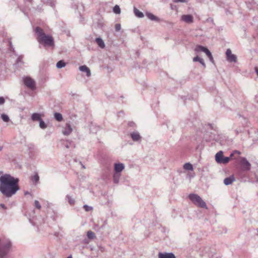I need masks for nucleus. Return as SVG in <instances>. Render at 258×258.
I'll list each match as a JSON object with an SVG mask.
<instances>
[{"label":"nucleus","instance_id":"f257e3e1","mask_svg":"<svg viewBox=\"0 0 258 258\" xmlns=\"http://www.w3.org/2000/svg\"><path fill=\"white\" fill-rule=\"evenodd\" d=\"M19 179L10 174L0 176V192L6 198H10L20 189Z\"/></svg>","mask_w":258,"mask_h":258},{"label":"nucleus","instance_id":"f03ea898","mask_svg":"<svg viewBox=\"0 0 258 258\" xmlns=\"http://www.w3.org/2000/svg\"><path fill=\"white\" fill-rule=\"evenodd\" d=\"M35 32L37 35V39L39 43L43 44L46 47H54V42L52 36L46 35L43 30L39 27L35 28Z\"/></svg>","mask_w":258,"mask_h":258},{"label":"nucleus","instance_id":"7ed1b4c3","mask_svg":"<svg viewBox=\"0 0 258 258\" xmlns=\"http://www.w3.org/2000/svg\"><path fill=\"white\" fill-rule=\"evenodd\" d=\"M11 247L12 243L10 240L3 241L0 246V258H6Z\"/></svg>","mask_w":258,"mask_h":258},{"label":"nucleus","instance_id":"20e7f679","mask_svg":"<svg viewBox=\"0 0 258 258\" xmlns=\"http://www.w3.org/2000/svg\"><path fill=\"white\" fill-rule=\"evenodd\" d=\"M189 200L192 202V203L199 207L208 209L206 203L203 200V199L197 194H190L188 196Z\"/></svg>","mask_w":258,"mask_h":258},{"label":"nucleus","instance_id":"39448f33","mask_svg":"<svg viewBox=\"0 0 258 258\" xmlns=\"http://www.w3.org/2000/svg\"><path fill=\"white\" fill-rule=\"evenodd\" d=\"M215 160L219 164H226L229 162L230 157H224L223 152L220 151L216 154Z\"/></svg>","mask_w":258,"mask_h":258},{"label":"nucleus","instance_id":"423d86ee","mask_svg":"<svg viewBox=\"0 0 258 258\" xmlns=\"http://www.w3.org/2000/svg\"><path fill=\"white\" fill-rule=\"evenodd\" d=\"M23 82L26 87L31 90H34L36 89L35 82L31 77L28 76L23 77Z\"/></svg>","mask_w":258,"mask_h":258},{"label":"nucleus","instance_id":"0eeeda50","mask_svg":"<svg viewBox=\"0 0 258 258\" xmlns=\"http://www.w3.org/2000/svg\"><path fill=\"white\" fill-rule=\"evenodd\" d=\"M240 163L243 171H248L250 170L251 164L245 157H240Z\"/></svg>","mask_w":258,"mask_h":258},{"label":"nucleus","instance_id":"6e6552de","mask_svg":"<svg viewBox=\"0 0 258 258\" xmlns=\"http://www.w3.org/2000/svg\"><path fill=\"white\" fill-rule=\"evenodd\" d=\"M226 54L227 60L230 62H236L237 61L236 56L234 54H232L231 51L230 49H227L226 51Z\"/></svg>","mask_w":258,"mask_h":258},{"label":"nucleus","instance_id":"1a4fd4ad","mask_svg":"<svg viewBox=\"0 0 258 258\" xmlns=\"http://www.w3.org/2000/svg\"><path fill=\"white\" fill-rule=\"evenodd\" d=\"M181 20L188 24H191L194 22V17L191 15H183L181 17Z\"/></svg>","mask_w":258,"mask_h":258},{"label":"nucleus","instance_id":"9d476101","mask_svg":"<svg viewBox=\"0 0 258 258\" xmlns=\"http://www.w3.org/2000/svg\"><path fill=\"white\" fill-rule=\"evenodd\" d=\"M124 169V165L121 163H115L114 164V172L121 173Z\"/></svg>","mask_w":258,"mask_h":258},{"label":"nucleus","instance_id":"9b49d317","mask_svg":"<svg viewBox=\"0 0 258 258\" xmlns=\"http://www.w3.org/2000/svg\"><path fill=\"white\" fill-rule=\"evenodd\" d=\"M131 137L134 142L141 141L142 137L138 132H133L130 134Z\"/></svg>","mask_w":258,"mask_h":258},{"label":"nucleus","instance_id":"f8f14e48","mask_svg":"<svg viewBox=\"0 0 258 258\" xmlns=\"http://www.w3.org/2000/svg\"><path fill=\"white\" fill-rule=\"evenodd\" d=\"M158 258H176L175 255L172 252H159Z\"/></svg>","mask_w":258,"mask_h":258},{"label":"nucleus","instance_id":"ddd939ff","mask_svg":"<svg viewBox=\"0 0 258 258\" xmlns=\"http://www.w3.org/2000/svg\"><path fill=\"white\" fill-rule=\"evenodd\" d=\"M72 131L73 129L70 124L67 123L66 126L63 128L62 133L64 135L68 136L69 135L72 133Z\"/></svg>","mask_w":258,"mask_h":258},{"label":"nucleus","instance_id":"4468645a","mask_svg":"<svg viewBox=\"0 0 258 258\" xmlns=\"http://www.w3.org/2000/svg\"><path fill=\"white\" fill-rule=\"evenodd\" d=\"M195 51L197 52H204L206 54L207 53L210 54V50L207 48L202 45H197L195 48Z\"/></svg>","mask_w":258,"mask_h":258},{"label":"nucleus","instance_id":"2eb2a0df","mask_svg":"<svg viewBox=\"0 0 258 258\" xmlns=\"http://www.w3.org/2000/svg\"><path fill=\"white\" fill-rule=\"evenodd\" d=\"M79 70L81 72H85L86 74V76L88 77H89L91 76V72L89 68H88L86 66H81L79 67Z\"/></svg>","mask_w":258,"mask_h":258},{"label":"nucleus","instance_id":"dca6fc26","mask_svg":"<svg viewBox=\"0 0 258 258\" xmlns=\"http://www.w3.org/2000/svg\"><path fill=\"white\" fill-rule=\"evenodd\" d=\"M235 180V177L233 175H231L226 178L224 180V183L226 185H228L231 184L233 182H234Z\"/></svg>","mask_w":258,"mask_h":258},{"label":"nucleus","instance_id":"f3484780","mask_svg":"<svg viewBox=\"0 0 258 258\" xmlns=\"http://www.w3.org/2000/svg\"><path fill=\"white\" fill-rule=\"evenodd\" d=\"M95 42L101 48H104L105 47V43L101 38H96L95 39Z\"/></svg>","mask_w":258,"mask_h":258},{"label":"nucleus","instance_id":"a211bd4d","mask_svg":"<svg viewBox=\"0 0 258 258\" xmlns=\"http://www.w3.org/2000/svg\"><path fill=\"white\" fill-rule=\"evenodd\" d=\"M31 118L32 120L35 121H40L42 118L40 114L38 113H34L32 114Z\"/></svg>","mask_w":258,"mask_h":258},{"label":"nucleus","instance_id":"6ab92c4d","mask_svg":"<svg viewBox=\"0 0 258 258\" xmlns=\"http://www.w3.org/2000/svg\"><path fill=\"white\" fill-rule=\"evenodd\" d=\"M121 173L114 172L113 175V181L115 184H118L120 179Z\"/></svg>","mask_w":258,"mask_h":258},{"label":"nucleus","instance_id":"aec40b11","mask_svg":"<svg viewBox=\"0 0 258 258\" xmlns=\"http://www.w3.org/2000/svg\"><path fill=\"white\" fill-rule=\"evenodd\" d=\"M98 21L97 22V26L99 28H102L104 26V21L100 16H98Z\"/></svg>","mask_w":258,"mask_h":258},{"label":"nucleus","instance_id":"412c9836","mask_svg":"<svg viewBox=\"0 0 258 258\" xmlns=\"http://www.w3.org/2000/svg\"><path fill=\"white\" fill-rule=\"evenodd\" d=\"M134 12L135 16L138 18H142L144 16L143 13L140 12L138 9H137L135 7H134Z\"/></svg>","mask_w":258,"mask_h":258},{"label":"nucleus","instance_id":"4be33fe9","mask_svg":"<svg viewBox=\"0 0 258 258\" xmlns=\"http://www.w3.org/2000/svg\"><path fill=\"white\" fill-rule=\"evenodd\" d=\"M147 17L150 20L153 21H158L159 19L156 16H154L153 14L150 12H147L146 14Z\"/></svg>","mask_w":258,"mask_h":258},{"label":"nucleus","instance_id":"5701e85b","mask_svg":"<svg viewBox=\"0 0 258 258\" xmlns=\"http://www.w3.org/2000/svg\"><path fill=\"white\" fill-rule=\"evenodd\" d=\"M193 61L195 62L199 61L204 67H206V64L204 62L203 59L199 57L198 56L195 57L193 58Z\"/></svg>","mask_w":258,"mask_h":258},{"label":"nucleus","instance_id":"b1692460","mask_svg":"<svg viewBox=\"0 0 258 258\" xmlns=\"http://www.w3.org/2000/svg\"><path fill=\"white\" fill-rule=\"evenodd\" d=\"M183 168L185 170L192 171L194 170L193 166L190 163H186L183 165Z\"/></svg>","mask_w":258,"mask_h":258},{"label":"nucleus","instance_id":"393cba45","mask_svg":"<svg viewBox=\"0 0 258 258\" xmlns=\"http://www.w3.org/2000/svg\"><path fill=\"white\" fill-rule=\"evenodd\" d=\"M31 180L34 182L35 184H37L39 180V176L38 173H35L33 176L31 177Z\"/></svg>","mask_w":258,"mask_h":258},{"label":"nucleus","instance_id":"a878e982","mask_svg":"<svg viewBox=\"0 0 258 258\" xmlns=\"http://www.w3.org/2000/svg\"><path fill=\"white\" fill-rule=\"evenodd\" d=\"M66 199L68 200L69 203L71 205H74L75 203V199L72 198L71 196H70V195H67L66 196Z\"/></svg>","mask_w":258,"mask_h":258},{"label":"nucleus","instance_id":"bb28decb","mask_svg":"<svg viewBox=\"0 0 258 258\" xmlns=\"http://www.w3.org/2000/svg\"><path fill=\"white\" fill-rule=\"evenodd\" d=\"M66 62L63 60H61L58 61L57 62L56 67L58 69H61V68L64 67L66 66Z\"/></svg>","mask_w":258,"mask_h":258},{"label":"nucleus","instance_id":"cd10ccee","mask_svg":"<svg viewBox=\"0 0 258 258\" xmlns=\"http://www.w3.org/2000/svg\"><path fill=\"white\" fill-rule=\"evenodd\" d=\"M54 116L55 119L58 121H61L63 119L62 116L60 113H54Z\"/></svg>","mask_w":258,"mask_h":258},{"label":"nucleus","instance_id":"c85d7f7f","mask_svg":"<svg viewBox=\"0 0 258 258\" xmlns=\"http://www.w3.org/2000/svg\"><path fill=\"white\" fill-rule=\"evenodd\" d=\"M87 237L90 239H93L96 237L95 233L92 231H88L87 232Z\"/></svg>","mask_w":258,"mask_h":258},{"label":"nucleus","instance_id":"c756f323","mask_svg":"<svg viewBox=\"0 0 258 258\" xmlns=\"http://www.w3.org/2000/svg\"><path fill=\"white\" fill-rule=\"evenodd\" d=\"M113 12L116 14L120 13V9L118 5H115L113 8Z\"/></svg>","mask_w":258,"mask_h":258},{"label":"nucleus","instance_id":"7c9ffc66","mask_svg":"<svg viewBox=\"0 0 258 258\" xmlns=\"http://www.w3.org/2000/svg\"><path fill=\"white\" fill-rule=\"evenodd\" d=\"M1 118L4 121L6 122H8L10 120L9 117L8 116V115H7L6 114H4V113L2 114L1 115Z\"/></svg>","mask_w":258,"mask_h":258},{"label":"nucleus","instance_id":"2f4dec72","mask_svg":"<svg viewBox=\"0 0 258 258\" xmlns=\"http://www.w3.org/2000/svg\"><path fill=\"white\" fill-rule=\"evenodd\" d=\"M39 126L42 129H44L47 127L46 123L42 119L39 121Z\"/></svg>","mask_w":258,"mask_h":258},{"label":"nucleus","instance_id":"473e14b6","mask_svg":"<svg viewBox=\"0 0 258 258\" xmlns=\"http://www.w3.org/2000/svg\"><path fill=\"white\" fill-rule=\"evenodd\" d=\"M34 206L35 207L38 209V210H40V209L41 208V206L40 205V204L39 203V202L37 201V200H35L34 201Z\"/></svg>","mask_w":258,"mask_h":258},{"label":"nucleus","instance_id":"72a5a7b5","mask_svg":"<svg viewBox=\"0 0 258 258\" xmlns=\"http://www.w3.org/2000/svg\"><path fill=\"white\" fill-rule=\"evenodd\" d=\"M83 207H84L85 210L87 212L90 211L92 210V207L86 205H84Z\"/></svg>","mask_w":258,"mask_h":258},{"label":"nucleus","instance_id":"f704fd0d","mask_svg":"<svg viewBox=\"0 0 258 258\" xmlns=\"http://www.w3.org/2000/svg\"><path fill=\"white\" fill-rule=\"evenodd\" d=\"M127 124H128V126L132 127L133 128L136 127V123L134 122H133V121H128Z\"/></svg>","mask_w":258,"mask_h":258},{"label":"nucleus","instance_id":"c9c22d12","mask_svg":"<svg viewBox=\"0 0 258 258\" xmlns=\"http://www.w3.org/2000/svg\"><path fill=\"white\" fill-rule=\"evenodd\" d=\"M115 29L116 31H119L121 29V25L120 24H116L115 26Z\"/></svg>","mask_w":258,"mask_h":258},{"label":"nucleus","instance_id":"e433bc0d","mask_svg":"<svg viewBox=\"0 0 258 258\" xmlns=\"http://www.w3.org/2000/svg\"><path fill=\"white\" fill-rule=\"evenodd\" d=\"M208 57H209L210 60L211 61V62H213L214 60H213V56H212V53L210 51V54L209 53H207L206 54Z\"/></svg>","mask_w":258,"mask_h":258},{"label":"nucleus","instance_id":"4c0bfd02","mask_svg":"<svg viewBox=\"0 0 258 258\" xmlns=\"http://www.w3.org/2000/svg\"><path fill=\"white\" fill-rule=\"evenodd\" d=\"M5 100L3 97H0V105L4 104Z\"/></svg>","mask_w":258,"mask_h":258},{"label":"nucleus","instance_id":"58836bf2","mask_svg":"<svg viewBox=\"0 0 258 258\" xmlns=\"http://www.w3.org/2000/svg\"><path fill=\"white\" fill-rule=\"evenodd\" d=\"M174 2L175 3H185L186 2V1L185 0H174Z\"/></svg>","mask_w":258,"mask_h":258},{"label":"nucleus","instance_id":"ea45409f","mask_svg":"<svg viewBox=\"0 0 258 258\" xmlns=\"http://www.w3.org/2000/svg\"><path fill=\"white\" fill-rule=\"evenodd\" d=\"M0 207L2 208V209H4V210L7 209L6 206L4 204H0Z\"/></svg>","mask_w":258,"mask_h":258},{"label":"nucleus","instance_id":"a19ab883","mask_svg":"<svg viewBox=\"0 0 258 258\" xmlns=\"http://www.w3.org/2000/svg\"><path fill=\"white\" fill-rule=\"evenodd\" d=\"M235 154H237L238 155H240L241 154V152L239 151H238V150H234L233 151Z\"/></svg>","mask_w":258,"mask_h":258},{"label":"nucleus","instance_id":"79ce46f5","mask_svg":"<svg viewBox=\"0 0 258 258\" xmlns=\"http://www.w3.org/2000/svg\"><path fill=\"white\" fill-rule=\"evenodd\" d=\"M254 70H255L256 74L258 76V68L257 67H255Z\"/></svg>","mask_w":258,"mask_h":258},{"label":"nucleus","instance_id":"37998d69","mask_svg":"<svg viewBox=\"0 0 258 258\" xmlns=\"http://www.w3.org/2000/svg\"><path fill=\"white\" fill-rule=\"evenodd\" d=\"M21 57H19L17 58V62L18 63L19 61H21Z\"/></svg>","mask_w":258,"mask_h":258},{"label":"nucleus","instance_id":"c03bdc74","mask_svg":"<svg viewBox=\"0 0 258 258\" xmlns=\"http://www.w3.org/2000/svg\"><path fill=\"white\" fill-rule=\"evenodd\" d=\"M234 153L233 152L232 153H231V154L229 157H230V158H231L232 157H233L234 156Z\"/></svg>","mask_w":258,"mask_h":258},{"label":"nucleus","instance_id":"a18cd8bd","mask_svg":"<svg viewBox=\"0 0 258 258\" xmlns=\"http://www.w3.org/2000/svg\"><path fill=\"white\" fill-rule=\"evenodd\" d=\"M24 194H25V195H30V192L28 191H25Z\"/></svg>","mask_w":258,"mask_h":258},{"label":"nucleus","instance_id":"49530a36","mask_svg":"<svg viewBox=\"0 0 258 258\" xmlns=\"http://www.w3.org/2000/svg\"><path fill=\"white\" fill-rule=\"evenodd\" d=\"M80 164H81L82 167L83 168L85 169L86 168L85 166L83 164H82L81 162H80Z\"/></svg>","mask_w":258,"mask_h":258},{"label":"nucleus","instance_id":"de8ad7c7","mask_svg":"<svg viewBox=\"0 0 258 258\" xmlns=\"http://www.w3.org/2000/svg\"><path fill=\"white\" fill-rule=\"evenodd\" d=\"M5 174H3V172L2 171H0V176H1L3 175H4Z\"/></svg>","mask_w":258,"mask_h":258},{"label":"nucleus","instance_id":"09e8293b","mask_svg":"<svg viewBox=\"0 0 258 258\" xmlns=\"http://www.w3.org/2000/svg\"><path fill=\"white\" fill-rule=\"evenodd\" d=\"M6 240H8V239H4V240L2 241V242H1V244H0V246L1 245V244H2V242H3V241H4ZM9 240H10L9 239Z\"/></svg>","mask_w":258,"mask_h":258},{"label":"nucleus","instance_id":"8fccbe9b","mask_svg":"<svg viewBox=\"0 0 258 258\" xmlns=\"http://www.w3.org/2000/svg\"><path fill=\"white\" fill-rule=\"evenodd\" d=\"M3 149V146H0V151H1Z\"/></svg>","mask_w":258,"mask_h":258},{"label":"nucleus","instance_id":"3c124183","mask_svg":"<svg viewBox=\"0 0 258 258\" xmlns=\"http://www.w3.org/2000/svg\"><path fill=\"white\" fill-rule=\"evenodd\" d=\"M67 258H73L72 255H69Z\"/></svg>","mask_w":258,"mask_h":258},{"label":"nucleus","instance_id":"603ef678","mask_svg":"<svg viewBox=\"0 0 258 258\" xmlns=\"http://www.w3.org/2000/svg\"><path fill=\"white\" fill-rule=\"evenodd\" d=\"M66 147L67 148H69V146L68 145H66Z\"/></svg>","mask_w":258,"mask_h":258},{"label":"nucleus","instance_id":"864d4df0","mask_svg":"<svg viewBox=\"0 0 258 258\" xmlns=\"http://www.w3.org/2000/svg\"><path fill=\"white\" fill-rule=\"evenodd\" d=\"M256 181L258 182V177H256Z\"/></svg>","mask_w":258,"mask_h":258},{"label":"nucleus","instance_id":"5fc2aeb1","mask_svg":"<svg viewBox=\"0 0 258 258\" xmlns=\"http://www.w3.org/2000/svg\"><path fill=\"white\" fill-rule=\"evenodd\" d=\"M10 45L11 46V45H12V43H11V42H10Z\"/></svg>","mask_w":258,"mask_h":258}]
</instances>
